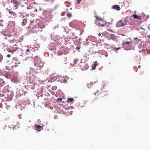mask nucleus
Returning a JSON list of instances; mask_svg holds the SVG:
<instances>
[{
	"mask_svg": "<svg viewBox=\"0 0 150 150\" xmlns=\"http://www.w3.org/2000/svg\"><path fill=\"white\" fill-rule=\"evenodd\" d=\"M95 17L98 22V25L99 27H104L106 26L107 23L103 18L97 16H95ZM95 21L96 22L97 21Z\"/></svg>",
	"mask_w": 150,
	"mask_h": 150,
	"instance_id": "nucleus-1",
	"label": "nucleus"
},
{
	"mask_svg": "<svg viewBox=\"0 0 150 150\" xmlns=\"http://www.w3.org/2000/svg\"><path fill=\"white\" fill-rule=\"evenodd\" d=\"M34 65H39V66L42 67L43 66L44 64L42 62H41L40 59L38 57H36L35 59L34 62Z\"/></svg>",
	"mask_w": 150,
	"mask_h": 150,
	"instance_id": "nucleus-2",
	"label": "nucleus"
},
{
	"mask_svg": "<svg viewBox=\"0 0 150 150\" xmlns=\"http://www.w3.org/2000/svg\"><path fill=\"white\" fill-rule=\"evenodd\" d=\"M34 66L35 68H34V70L35 72L38 74L40 73L42 71V70L43 68V66L41 67L40 66H39V65H34Z\"/></svg>",
	"mask_w": 150,
	"mask_h": 150,
	"instance_id": "nucleus-3",
	"label": "nucleus"
},
{
	"mask_svg": "<svg viewBox=\"0 0 150 150\" xmlns=\"http://www.w3.org/2000/svg\"><path fill=\"white\" fill-rule=\"evenodd\" d=\"M80 67L81 69L83 70H87L88 67V64L85 62H81Z\"/></svg>",
	"mask_w": 150,
	"mask_h": 150,
	"instance_id": "nucleus-4",
	"label": "nucleus"
},
{
	"mask_svg": "<svg viewBox=\"0 0 150 150\" xmlns=\"http://www.w3.org/2000/svg\"><path fill=\"white\" fill-rule=\"evenodd\" d=\"M32 50H30L29 49H28L26 50V52H25L26 54L27 55L28 58L31 57L32 56L33 54Z\"/></svg>",
	"mask_w": 150,
	"mask_h": 150,
	"instance_id": "nucleus-5",
	"label": "nucleus"
},
{
	"mask_svg": "<svg viewBox=\"0 0 150 150\" xmlns=\"http://www.w3.org/2000/svg\"><path fill=\"white\" fill-rule=\"evenodd\" d=\"M11 3H13L14 4V7H17L18 5V2L17 0H11Z\"/></svg>",
	"mask_w": 150,
	"mask_h": 150,
	"instance_id": "nucleus-6",
	"label": "nucleus"
},
{
	"mask_svg": "<svg viewBox=\"0 0 150 150\" xmlns=\"http://www.w3.org/2000/svg\"><path fill=\"white\" fill-rule=\"evenodd\" d=\"M131 17H133L134 19H137L138 20H140L141 19V16H138L136 14H133L131 16Z\"/></svg>",
	"mask_w": 150,
	"mask_h": 150,
	"instance_id": "nucleus-7",
	"label": "nucleus"
},
{
	"mask_svg": "<svg viewBox=\"0 0 150 150\" xmlns=\"http://www.w3.org/2000/svg\"><path fill=\"white\" fill-rule=\"evenodd\" d=\"M36 129L38 131H40L42 129H43V127L39 125H36L35 127Z\"/></svg>",
	"mask_w": 150,
	"mask_h": 150,
	"instance_id": "nucleus-8",
	"label": "nucleus"
},
{
	"mask_svg": "<svg viewBox=\"0 0 150 150\" xmlns=\"http://www.w3.org/2000/svg\"><path fill=\"white\" fill-rule=\"evenodd\" d=\"M108 38L109 39V40H110V39L114 40L115 39V35L113 34H110L109 35Z\"/></svg>",
	"mask_w": 150,
	"mask_h": 150,
	"instance_id": "nucleus-9",
	"label": "nucleus"
},
{
	"mask_svg": "<svg viewBox=\"0 0 150 150\" xmlns=\"http://www.w3.org/2000/svg\"><path fill=\"white\" fill-rule=\"evenodd\" d=\"M113 9H116L117 11H119L120 10V8L119 6L117 5H115L112 7Z\"/></svg>",
	"mask_w": 150,
	"mask_h": 150,
	"instance_id": "nucleus-10",
	"label": "nucleus"
},
{
	"mask_svg": "<svg viewBox=\"0 0 150 150\" xmlns=\"http://www.w3.org/2000/svg\"><path fill=\"white\" fill-rule=\"evenodd\" d=\"M12 63H14L15 64V65H14L13 67H16L17 66V65L20 64V63L17 60H14V61L12 62Z\"/></svg>",
	"mask_w": 150,
	"mask_h": 150,
	"instance_id": "nucleus-11",
	"label": "nucleus"
},
{
	"mask_svg": "<svg viewBox=\"0 0 150 150\" xmlns=\"http://www.w3.org/2000/svg\"><path fill=\"white\" fill-rule=\"evenodd\" d=\"M9 13L11 14L12 16H16V14L14 12L11 11L10 9L8 10Z\"/></svg>",
	"mask_w": 150,
	"mask_h": 150,
	"instance_id": "nucleus-12",
	"label": "nucleus"
},
{
	"mask_svg": "<svg viewBox=\"0 0 150 150\" xmlns=\"http://www.w3.org/2000/svg\"><path fill=\"white\" fill-rule=\"evenodd\" d=\"M33 79L31 77H30V78H29L28 79V82H29L30 83H31L33 82Z\"/></svg>",
	"mask_w": 150,
	"mask_h": 150,
	"instance_id": "nucleus-13",
	"label": "nucleus"
},
{
	"mask_svg": "<svg viewBox=\"0 0 150 150\" xmlns=\"http://www.w3.org/2000/svg\"><path fill=\"white\" fill-rule=\"evenodd\" d=\"M125 23H123L122 22V21H120L119 23H121V26H125V25H127V22L125 21H124Z\"/></svg>",
	"mask_w": 150,
	"mask_h": 150,
	"instance_id": "nucleus-14",
	"label": "nucleus"
},
{
	"mask_svg": "<svg viewBox=\"0 0 150 150\" xmlns=\"http://www.w3.org/2000/svg\"><path fill=\"white\" fill-rule=\"evenodd\" d=\"M93 85V82H91L90 83H89L87 84V86L89 88H91L92 86Z\"/></svg>",
	"mask_w": 150,
	"mask_h": 150,
	"instance_id": "nucleus-15",
	"label": "nucleus"
},
{
	"mask_svg": "<svg viewBox=\"0 0 150 150\" xmlns=\"http://www.w3.org/2000/svg\"><path fill=\"white\" fill-rule=\"evenodd\" d=\"M99 95L100 97H102L103 96H105L106 95V94L104 92H101L100 93Z\"/></svg>",
	"mask_w": 150,
	"mask_h": 150,
	"instance_id": "nucleus-16",
	"label": "nucleus"
},
{
	"mask_svg": "<svg viewBox=\"0 0 150 150\" xmlns=\"http://www.w3.org/2000/svg\"><path fill=\"white\" fill-rule=\"evenodd\" d=\"M74 99L72 98H69L68 99V102H71Z\"/></svg>",
	"mask_w": 150,
	"mask_h": 150,
	"instance_id": "nucleus-17",
	"label": "nucleus"
},
{
	"mask_svg": "<svg viewBox=\"0 0 150 150\" xmlns=\"http://www.w3.org/2000/svg\"><path fill=\"white\" fill-rule=\"evenodd\" d=\"M79 60V59H74L73 61V62L75 64H77Z\"/></svg>",
	"mask_w": 150,
	"mask_h": 150,
	"instance_id": "nucleus-18",
	"label": "nucleus"
},
{
	"mask_svg": "<svg viewBox=\"0 0 150 150\" xmlns=\"http://www.w3.org/2000/svg\"><path fill=\"white\" fill-rule=\"evenodd\" d=\"M130 43H131L130 42H124L123 43V45H125L127 44H128Z\"/></svg>",
	"mask_w": 150,
	"mask_h": 150,
	"instance_id": "nucleus-19",
	"label": "nucleus"
},
{
	"mask_svg": "<svg viewBox=\"0 0 150 150\" xmlns=\"http://www.w3.org/2000/svg\"><path fill=\"white\" fill-rule=\"evenodd\" d=\"M18 127L16 125H15L14 126V127H13V129L14 130H16L17 129H18Z\"/></svg>",
	"mask_w": 150,
	"mask_h": 150,
	"instance_id": "nucleus-20",
	"label": "nucleus"
},
{
	"mask_svg": "<svg viewBox=\"0 0 150 150\" xmlns=\"http://www.w3.org/2000/svg\"><path fill=\"white\" fill-rule=\"evenodd\" d=\"M67 16L68 17H71L72 16V15L71 13H69L67 14Z\"/></svg>",
	"mask_w": 150,
	"mask_h": 150,
	"instance_id": "nucleus-21",
	"label": "nucleus"
},
{
	"mask_svg": "<svg viewBox=\"0 0 150 150\" xmlns=\"http://www.w3.org/2000/svg\"><path fill=\"white\" fill-rule=\"evenodd\" d=\"M3 60V56L1 55H0V62H1Z\"/></svg>",
	"mask_w": 150,
	"mask_h": 150,
	"instance_id": "nucleus-22",
	"label": "nucleus"
},
{
	"mask_svg": "<svg viewBox=\"0 0 150 150\" xmlns=\"http://www.w3.org/2000/svg\"><path fill=\"white\" fill-rule=\"evenodd\" d=\"M96 66L94 65L92 67V69L94 70L96 69Z\"/></svg>",
	"mask_w": 150,
	"mask_h": 150,
	"instance_id": "nucleus-23",
	"label": "nucleus"
},
{
	"mask_svg": "<svg viewBox=\"0 0 150 150\" xmlns=\"http://www.w3.org/2000/svg\"><path fill=\"white\" fill-rule=\"evenodd\" d=\"M94 65H96V66L98 65V63L96 61L94 63Z\"/></svg>",
	"mask_w": 150,
	"mask_h": 150,
	"instance_id": "nucleus-24",
	"label": "nucleus"
},
{
	"mask_svg": "<svg viewBox=\"0 0 150 150\" xmlns=\"http://www.w3.org/2000/svg\"><path fill=\"white\" fill-rule=\"evenodd\" d=\"M62 100V99L61 98H59L57 99V100L58 101H61Z\"/></svg>",
	"mask_w": 150,
	"mask_h": 150,
	"instance_id": "nucleus-25",
	"label": "nucleus"
},
{
	"mask_svg": "<svg viewBox=\"0 0 150 150\" xmlns=\"http://www.w3.org/2000/svg\"><path fill=\"white\" fill-rule=\"evenodd\" d=\"M54 118L55 119H57V118L58 117H57V115H55L54 116Z\"/></svg>",
	"mask_w": 150,
	"mask_h": 150,
	"instance_id": "nucleus-26",
	"label": "nucleus"
},
{
	"mask_svg": "<svg viewBox=\"0 0 150 150\" xmlns=\"http://www.w3.org/2000/svg\"><path fill=\"white\" fill-rule=\"evenodd\" d=\"M7 56L9 58V57H11V55L10 54H8V55H7Z\"/></svg>",
	"mask_w": 150,
	"mask_h": 150,
	"instance_id": "nucleus-27",
	"label": "nucleus"
},
{
	"mask_svg": "<svg viewBox=\"0 0 150 150\" xmlns=\"http://www.w3.org/2000/svg\"><path fill=\"white\" fill-rule=\"evenodd\" d=\"M80 48V47H76V49L77 50H79Z\"/></svg>",
	"mask_w": 150,
	"mask_h": 150,
	"instance_id": "nucleus-28",
	"label": "nucleus"
},
{
	"mask_svg": "<svg viewBox=\"0 0 150 150\" xmlns=\"http://www.w3.org/2000/svg\"><path fill=\"white\" fill-rule=\"evenodd\" d=\"M62 54H63V53H58V55H62Z\"/></svg>",
	"mask_w": 150,
	"mask_h": 150,
	"instance_id": "nucleus-29",
	"label": "nucleus"
},
{
	"mask_svg": "<svg viewBox=\"0 0 150 150\" xmlns=\"http://www.w3.org/2000/svg\"><path fill=\"white\" fill-rule=\"evenodd\" d=\"M101 33H100L98 34V35L99 36H101Z\"/></svg>",
	"mask_w": 150,
	"mask_h": 150,
	"instance_id": "nucleus-30",
	"label": "nucleus"
},
{
	"mask_svg": "<svg viewBox=\"0 0 150 150\" xmlns=\"http://www.w3.org/2000/svg\"><path fill=\"white\" fill-rule=\"evenodd\" d=\"M138 68H139V69H140V68H141V66H140L139 65V66H138Z\"/></svg>",
	"mask_w": 150,
	"mask_h": 150,
	"instance_id": "nucleus-31",
	"label": "nucleus"
},
{
	"mask_svg": "<svg viewBox=\"0 0 150 150\" xmlns=\"http://www.w3.org/2000/svg\"><path fill=\"white\" fill-rule=\"evenodd\" d=\"M140 28H142V29H143V30H144V29H143V28H142V27H141Z\"/></svg>",
	"mask_w": 150,
	"mask_h": 150,
	"instance_id": "nucleus-32",
	"label": "nucleus"
},
{
	"mask_svg": "<svg viewBox=\"0 0 150 150\" xmlns=\"http://www.w3.org/2000/svg\"><path fill=\"white\" fill-rule=\"evenodd\" d=\"M120 48V47H119V48H117V49H116V50H119Z\"/></svg>",
	"mask_w": 150,
	"mask_h": 150,
	"instance_id": "nucleus-33",
	"label": "nucleus"
},
{
	"mask_svg": "<svg viewBox=\"0 0 150 150\" xmlns=\"http://www.w3.org/2000/svg\"><path fill=\"white\" fill-rule=\"evenodd\" d=\"M94 94L95 95H96V93L95 92H94Z\"/></svg>",
	"mask_w": 150,
	"mask_h": 150,
	"instance_id": "nucleus-34",
	"label": "nucleus"
},
{
	"mask_svg": "<svg viewBox=\"0 0 150 150\" xmlns=\"http://www.w3.org/2000/svg\"><path fill=\"white\" fill-rule=\"evenodd\" d=\"M35 11H36V12H37V9H35Z\"/></svg>",
	"mask_w": 150,
	"mask_h": 150,
	"instance_id": "nucleus-35",
	"label": "nucleus"
},
{
	"mask_svg": "<svg viewBox=\"0 0 150 150\" xmlns=\"http://www.w3.org/2000/svg\"><path fill=\"white\" fill-rule=\"evenodd\" d=\"M137 39H138V38H136L134 39V40H135Z\"/></svg>",
	"mask_w": 150,
	"mask_h": 150,
	"instance_id": "nucleus-36",
	"label": "nucleus"
},
{
	"mask_svg": "<svg viewBox=\"0 0 150 150\" xmlns=\"http://www.w3.org/2000/svg\"><path fill=\"white\" fill-rule=\"evenodd\" d=\"M86 41H88V39H87V38H86Z\"/></svg>",
	"mask_w": 150,
	"mask_h": 150,
	"instance_id": "nucleus-37",
	"label": "nucleus"
},
{
	"mask_svg": "<svg viewBox=\"0 0 150 150\" xmlns=\"http://www.w3.org/2000/svg\"><path fill=\"white\" fill-rule=\"evenodd\" d=\"M52 89H54V87H53L52 88Z\"/></svg>",
	"mask_w": 150,
	"mask_h": 150,
	"instance_id": "nucleus-38",
	"label": "nucleus"
},
{
	"mask_svg": "<svg viewBox=\"0 0 150 150\" xmlns=\"http://www.w3.org/2000/svg\"><path fill=\"white\" fill-rule=\"evenodd\" d=\"M147 37H149V38H150V37L149 36H147Z\"/></svg>",
	"mask_w": 150,
	"mask_h": 150,
	"instance_id": "nucleus-39",
	"label": "nucleus"
},
{
	"mask_svg": "<svg viewBox=\"0 0 150 150\" xmlns=\"http://www.w3.org/2000/svg\"><path fill=\"white\" fill-rule=\"evenodd\" d=\"M98 91H96V93H98Z\"/></svg>",
	"mask_w": 150,
	"mask_h": 150,
	"instance_id": "nucleus-40",
	"label": "nucleus"
},
{
	"mask_svg": "<svg viewBox=\"0 0 150 150\" xmlns=\"http://www.w3.org/2000/svg\"><path fill=\"white\" fill-rule=\"evenodd\" d=\"M7 1H10V0H6Z\"/></svg>",
	"mask_w": 150,
	"mask_h": 150,
	"instance_id": "nucleus-41",
	"label": "nucleus"
},
{
	"mask_svg": "<svg viewBox=\"0 0 150 150\" xmlns=\"http://www.w3.org/2000/svg\"><path fill=\"white\" fill-rule=\"evenodd\" d=\"M123 35V36H125V35H124V34H123V35Z\"/></svg>",
	"mask_w": 150,
	"mask_h": 150,
	"instance_id": "nucleus-42",
	"label": "nucleus"
},
{
	"mask_svg": "<svg viewBox=\"0 0 150 150\" xmlns=\"http://www.w3.org/2000/svg\"><path fill=\"white\" fill-rule=\"evenodd\" d=\"M7 4H9L8 3V2H7Z\"/></svg>",
	"mask_w": 150,
	"mask_h": 150,
	"instance_id": "nucleus-43",
	"label": "nucleus"
},
{
	"mask_svg": "<svg viewBox=\"0 0 150 150\" xmlns=\"http://www.w3.org/2000/svg\"><path fill=\"white\" fill-rule=\"evenodd\" d=\"M4 6H6L4 5Z\"/></svg>",
	"mask_w": 150,
	"mask_h": 150,
	"instance_id": "nucleus-44",
	"label": "nucleus"
},
{
	"mask_svg": "<svg viewBox=\"0 0 150 150\" xmlns=\"http://www.w3.org/2000/svg\"><path fill=\"white\" fill-rule=\"evenodd\" d=\"M28 0H27V1H28Z\"/></svg>",
	"mask_w": 150,
	"mask_h": 150,
	"instance_id": "nucleus-45",
	"label": "nucleus"
}]
</instances>
